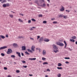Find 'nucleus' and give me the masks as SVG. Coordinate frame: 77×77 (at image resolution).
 <instances>
[{
  "mask_svg": "<svg viewBox=\"0 0 77 77\" xmlns=\"http://www.w3.org/2000/svg\"><path fill=\"white\" fill-rule=\"evenodd\" d=\"M12 53V50L11 49H8V51L7 52V54H11V53Z\"/></svg>",
  "mask_w": 77,
  "mask_h": 77,
  "instance_id": "1",
  "label": "nucleus"
},
{
  "mask_svg": "<svg viewBox=\"0 0 77 77\" xmlns=\"http://www.w3.org/2000/svg\"><path fill=\"white\" fill-rule=\"evenodd\" d=\"M57 45H60V46H61L62 47L64 45V44L63 43H61L60 42H58L57 43Z\"/></svg>",
  "mask_w": 77,
  "mask_h": 77,
  "instance_id": "2",
  "label": "nucleus"
},
{
  "mask_svg": "<svg viewBox=\"0 0 77 77\" xmlns=\"http://www.w3.org/2000/svg\"><path fill=\"white\" fill-rule=\"evenodd\" d=\"M58 50H59V49H58V48L57 47V48L54 49V51L55 53H57V51H58Z\"/></svg>",
  "mask_w": 77,
  "mask_h": 77,
  "instance_id": "3",
  "label": "nucleus"
},
{
  "mask_svg": "<svg viewBox=\"0 0 77 77\" xmlns=\"http://www.w3.org/2000/svg\"><path fill=\"white\" fill-rule=\"evenodd\" d=\"M43 40L44 41H45V42H49V41H50V40H49V39H48L46 38H44Z\"/></svg>",
  "mask_w": 77,
  "mask_h": 77,
  "instance_id": "4",
  "label": "nucleus"
},
{
  "mask_svg": "<svg viewBox=\"0 0 77 77\" xmlns=\"http://www.w3.org/2000/svg\"><path fill=\"white\" fill-rule=\"evenodd\" d=\"M43 39V38L42 37L40 38L39 39V42H41L43 41H44Z\"/></svg>",
  "mask_w": 77,
  "mask_h": 77,
  "instance_id": "5",
  "label": "nucleus"
},
{
  "mask_svg": "<svg viewBox=\"0 0 77 77\" xmlns=\"http://www.w3.org/2000/svg\"><path fill=\"white\" fill-rule=\"evenodd\" d=\"M64 10H65V8H64V7H63V6H62V8L60 9V11L61 12H62L63 11H64Z\"/></svg>",
  "mask_w": 77,
  "mask_h": 77,
  "instance_id": "6",
  "label": "nucleus"
},
{
  "mask_svg": "<svg viewBox=\"0 0 77 77\" xmlns=\"http://www.w3.org/2000/svg\"><path fill=\"white\" fill-rule=\"evenodd\" d=\"M7 48V47L4 46V47L0 48V50H2L3 49H5V48Z\"/></svg>",
  "mask_w": 77,
  "mask_h": 77,
  "instance_id": "7",
  "label": "nucleus"
},
{
  "mask_svg": "<svg viewBox=\"0 0 77 77\" xmlns=\"http://www.w3.org/2000/svg\"><path fill=\"white\" fill-rule=\"evenodd\" d=\"M31 50L33 51H35V46H32L31 47Z\"/></svg>",
  "mask_w": 77,
  "mask_h": 77,
  "instance_id": "8",
  "label": "nucleus"
},
{
  "mask_svg": "<svg viewBox=\"0 0 77 77\" xmlns=\"http://www.w3.org/2000/svg\"><path fill=\"white\" fill-rule=\"evenodd\" d=\"M16 54H18V56H19L20 57H21V54L20 53L18 52H17Z\"/></svg>",
  "mask_w": 77,
  "mask_h": 77,
  "instance_id": "9",
  "label": "nucleus"
},
{
  "mask_svg": "<svg viewBox=\"0 0 77 77\" xmlns=\"http://www.w3.org/2000/svg\"><path fill=\"white\" fill-rule=\"evenodd\" d=\"M22 50H26V47L25 46H22Z\"/></svg>",
  "mask_w": 77,
  "mask_h": 77,
  "instance_id": "10",
  "label": "nucleus"
},
{
  "mask_svg": "<svg viewBox=\"0 0 77 77\" xmlns=\"http://www.w3.org/2000/svg\"><path fill=\"white\" fill-rule=\"evenodd\" d=\"M64 44L65 45V46L64 47V48H66V45H67V44H66V42L65 41H64Z\"/></svg>",
  "mask_w": 77,
  "mask_h": 77,
  "instance_id": "11",
  "label": "nucleus"
},
{
  "mask_svg": "<svg viewBox=\"0 0 77 77\" xmlns=\"http://www.w3.org/2000/svg\"><path fill=\"white\" fill-rule=\"evenodd\" d=\"M46 54V52H45V50H43V55H45Z\"/></svg>",
  "mask_w": 77,
  "mask_h": 77,
  "instance_id": "12",
  "label": "nucleus"
},
{
  "mask_svg": "<svg viewBox=\"0 0 77 77\" xmlns=\"http://www.w3.org/2000/svg\"><path fill=\"white\" fill-rule=\"evenodd\" d=\"M13 45L14 47H18V45L17 44L14 43Z\"/></svg>",
  "mask_w": 77,
  "mask_h": 77,
  "instance_id": "13",
  "label": "nucleus"
},
{
  "mask_svg": "<svg viewBox=\"0 0 77 77\" xmlns=\"http://www.w3.org/2000/svg\"><path fill=\"white\" fill-rule=\"evenodd\" d=\"M52 47H53V48H54H54H57V47H56V45H52Z\"/></svg>",
  "mask_w": 77,
  "mask_h": 77,
  "instance_id": "14",
  "label": "nucleus"
},
{
  "mask_svg": "<svg viewBox=\"0 0 77 77\" xmlns=\"http://www.w3.org/2000/svg\"><path fill=\"white\" fill-rule=\"evenodd\" d=\"M18 20L20 22H21V23H23V20H22L20 19H19Z\"/></svg>",
  "mask_w": 77,
  "mask_h": 77,
  "instance_id": "15",
  "label": "nucleus"
},
{
  "mask_svg": "<svg viewBox=\"0 0 77 77\" xmlns=\"http://www.w3.org/2000/svg\"><path fill=\"white\" fill-rule=\"evenodd\" d=\"M9 17H10V18H13V17H14V15L12 14H10Z\"/></svg>",
  "mask_w": 77,
  "mask_h": 77,
  "instance_id": "16",
  "label": "nucleus"
},
{
  "mask_svg": "<svg viewBox=\"0 0 77 77\" xmlns=\"http://www.w3.org/2000/svg\"><path fill=\"white\" fill-rule=\"evenodd\" d=\"M35 27H32V28H30V30H33V29H35Z\"/></svg>",
  "mask_w": 77,
  "mask_h": 77,
  "instance_id": "17",
  "label": "nucleus"
},
{
  "mask_svg": "<svg viewBox=\"0 0 77 77\" xmlns=\"http://www.w3.org/2000/svg\"><path fill=\"white\" fill-rule=\"evenodd\" d=\"M27 51H29V52H30L31 53H32V51L30 49H27Z\"/></svg>",
  "mask_w": 77,
  "mask_h": 77,
  "instance_id": "18",
  "label": "nucleus"
},
{
  "mask_svg": "<svg viewBox=\"0 0 77 77\" xmlns=\"http://www.w3.org/2000/svg\"><path fill=\"white\" fill-rule=\"evenodd\" d=\"M3 7L4 8H6V4H4L2 5Z\"/></svg>",
  "mask_w": 77,
  "mask_h": 77,
  "instance_id": "19",
  "label": "nucleus"
},
{
  "mask_svg": "<svg viewBox=\"0 0 77 77\" xmlns=\"http://www.w3.org/2000/svg\"><path fill=\"white\" fill-rule=\"evenodd\" d=\"M46 6V5H45V4H43V5H41L42 7H45V6Z\"/></svg>",
  "mask_w": 77,
  "mask_h": 77,
  "instance_id": "20",
  "label": "nucleus"
},
{
  "mask_svg": "<svg viewBox=\"0 0 77 77\" xmlns=\"http://www.w3.org/2000/svg\"><path fill=\"white\" fill-rule=\"evenodd\" d=\"M1 37L2 39H5V37L3 36V35H1Z\"/></svg>",
  "mask_w": 77,
  "mask_h": 77,
  "instance_id": "21",
  "label": "nucleus"
},
{
  "mask_svg": "<svg viewBox=\"0 0 77 77\" xmlns=\"http://www.w3.org/2000/svg\"><path fill=\"white\" fill-rule=\"evenodd\" d=\"M63 18L64 19H66L67 18V16H63Z\"/></svg>",
  "mask_w": 77,
  "mask_h": 77,
  "instance_id": "22",
  "label": "nucleus"
},
{
  "mask_svg": "<svg viewBox=\"0 0 77 77\" xmlns=\"http://www.w3.org/2000/svg\"><path fill=\"white\" fill-rule=\"evenodd\" d=\"M72 39H74L76 38V37H75V36H73L72 37Z\"/></svg>",
  "mask_w": 77,
  "mask_h": 77,
  "instance_id": "23",
  "label": "nucleus"
},
{
  "mask_svg": "<svg viewBox=\"0 0 77 77\" xmlns=\"http://www.w3.org/2000/svg\"><path fill=\"white\" fill-rule=\"evenodd\" d=\"M59 17L61 18H62V17H63V15L62 14H60Z\"/></svg>",
  "mask_w": 77,
  "mask_h": 77,
  "instance_id": "24",
  "label": "nucleus"
},
{
  "mask_svg": "<svg viewBox=\"0 0 77 77\" xmlns=\"http://www.w3.org/2000/svg\"><path fill=\"white\" fill-rule=\"evenodd\" d=\"M6 2V0H3L2 1V3H5Z\"/></svg>",
  "mask_w": 77,
  "mask_h": 77,
  "instance_id": "25",
  "label": "nucleus"
},
{
  "mask_svg": "<svg viewBox=\"0 0 77 77\" xmlns=\"http://www.w3.org/2000/svg\"><path fill=\"white\" fill-rule=\"evenodd\" d=\"M58 66H62V64L60 63H58Z\"/></svg>",
  "mask_w": 77,
  "mask_h": 77,
  "instance_id": "26",
  "label": "nucleus"
},
{
  "mask_svg": "<svg viewBox=\"0 0 77 77\" xmlns=\"http://www.w3.org/2000/svg\"><path fill=\"white\" fill-rule=\"evenodd\" d=\"M46 59V58H45L43 57L42 58V60H45Z\"/></svg>",
  "mask_w": 77,
  "mask_h": 77,
  "instance_id": "27",
  "label": "nucleus"
},
{
  "mask_svg": "<svg viewBox=\"0 0 77 77\" xmlns=\"http://www.w3.org/2000/svg\"><path fill=\"white\" fill-rule=\"evenodd\" d=\"M31 20L32 21H34V22H35V21H36V20H35L34 19H31Z\"/></svg>",
  "mask_w": 77,
  "mask_h": 77,
  "instance_id": "28",
  "label": "nucleus"
},
{
  "mask_svg": "<svg viewBox=\"0 0 77 77\" xmlns=\"http://www.w3.org/2000/svg\"><path fill=\"white\" fill-rule=\"evenodd\" d=\"M70 41H71V42H75V40H74L70 39Z\"/></svg>",
  "mask_w": 77,
  "mask_h": 77,
  "instance_id": "29",
  "label": "nucleus"
},
{
  "mask_svg": "<svg viewBox=\"0 0 77 77\" xmlns=\"http://www.w3.org/2000/svg\"><path fill=\"white\" fill-rule=\"evenodd\" d=\"M38 17H42L43 16H42V15L40 14H39V15H38Z\"/></svg>",
  "mask_w": 77,
  "mask_h": 77,
  "instance_id": "30",
  "label": "nucleus"
},
{
  "mask_svg": "<svg viewBox=\"0 0 77 77\" xmlns=\"http://www.w3.org/2000/svg\"><path fill=\"white\" fill-rule=\"evenodd\" d=\"M43 23H44V24H47V21H43Z\"/></svg>",
  "mask_w": 77,
  "mask_h": 77,
  "instance_id": "31",
  "label": "nucleus"
},
{
  "mask_svg": "<svg viewBox=\"0 0 77 77\" xmlns=\"http://www.w3.org/2000/svg\"><path fill=\"white\" fill-rule=\"evenodd\" d=\"M46 64H48V63L47 62H44L43 63V65H45Z\"/></svg>",
  "mask_w": 77,
  "mask_h": 77,
  "instance_id": "32",
  "label": "nucleus"
},
{
  "mask_svg": "<svg viewBox=\"0 0 77 77\" xmlns=\"http://www.w3.org/2000/svg\"><path fill=\"white\" fill-rule=\"evenodd\" d=\"M11 57H14V58L15 57V56L14 55H12L11 56Z\"/></svg>",
  "mask_w": 77,
  "mask_h": 77,
  "instance_id": "33",
  "label": "nucleus"
},
{
  "mask_svg": "<svg viewBox=\"0 0 77 77\" xmlns=\"http://www.w3.org/2000/svg\"><path fill=\"white\" fill-rule=\"evenodd\" d=\"M57 69H62V68L61 67H57Z\"/></svg>",
  "mask_w": 77,
  "mask_h": 77,
  "instance_id": "34",
  "label": "nucleus"
},
{
  "mask_svg": "<svg viewBox=\"0 0 77 77\" xmlns=\"http://www.w3.org/2000/svg\"><path fill=\"white\" fill-rule=\"evenodd\" d=\"M16 72H17V73H19V72H20V71L19 70H16Z\"/></svg>",
  "mask_w": 77,
  "mask_h": 77,
  "instance_id": "35",
  "label": "nucleus"
},
{
  "mask_svg": "<svg viewBox=\"0 0 77 77\" xmlns=\"http://www.w3.org/2000/svg\"><path fill=\"white\" fill-rule=\"evenodd\" d=\"M19 15H21V16H24V14L22 13H19Z\"/></svg>",
  "mask_w": 77,
  "mask_h": 77,
  "instance_id": "36",
  "label": "nucleus"
},
{
  "mask_svg": "<svg viewBox=\"0 0 77 77\" xmlns=\"http://www.w3.org/2000/svg\"><path fill=\"white\" fill-rule=\"evenodd\" d=\"M61 76V74H60L59 73L58 75V77H60Z\"/></svg>",
  "mask_w": 77,
  "mask_h": 77,
  "instance_id": "37",
  "label": "nucleus"
},
{
  "mask_svg": "<svg viewBox=\"0 0 77 77\" xmlns=\"http://www.w3.org/2000/svg\"><path fill=\"white\" fill-rule=\"evenodd\" d=\"M64 59H69L70 58H69V57H66L64 58Z\"/></svg>",
  "mask_w": 77,
  "mask_h": 77,
  "instance_id": "38",
  "label": "nucleus"
},
{
  "mask_svg": "<svg viewBox=\"0 0 77 77\" xmlns=\"http://www.w3.org/2000/svg\"><path fill=\"white\" fill-rule=\"evenodd\" d=\"M1 55H2V56H5V54L3 53L1 54Z\"/></svg>",
  "mask_w": 77,
  "mask_h": 77,
  "instance_id": "39",
  "label": "nucleus"
},
{
  "mask_svg": "<svg viewBox=\"0 0 77 77\" xmlns=\"http://www.w3.org/2000/svg\"><path fill=\"white\" fill-rule=\"evenodd\" d=\"M6 6H9V3H7L6 4Z\"/></svg>",
  "mask_w": 77,
  "mask_h": 77,
  "instance_id": "40",
  "label": "nucleus"
},
{
  "mask_svg": "<svg viewBox=\"0 0 77 77\" xmlns=\"http://www.w3.org/2000/svg\"><path fill=\"white\" fill-rule=\"evenodd\" d=\"M28 23H31V20H28Z\"/></svg>",
  "mask_w": 77,
  "mask_h": 77,
  "instance_id": "41",
  "label": "nucleus"
},
{
  "mask_svg": "<svg viewBox=\"0 0 77 77\" xmlns=\"http://www.w3.org/2000/svg\"><path fill=\"white\" fill-rule=\"evenodd\" d=\"M57 21H54L53 22V24H57Z\"/></svg>",
  "mask_w": 77,
  "mask_h": 77,
  "instance_id": "42",
  "label": "nucleus"
},
{
  "mask_svg": "<svg viewBox=\"0 0 77 77\" xmlns=\"http://www.w3.org/2000/svg\"><path fill=\"white\" fill-rule=\"evenodd\" d=\"M27 67V66H23V68H26Z\"/></svg>",
  "mask_w": 77,
  "mask_h": 77,
  "instance_id": "43",
  "label": "nucleus"
},
{
  "mask_svg": "<svg viewBox=\"0 0 77 77\" xmlns=\"http://www.w3.org/2000/svg\"><path fill=\"white\" fill-rule=\"evenodd\" d=\"M4 69H5V70H7V69H8V68H7V67H4Z\"/></svg>",
  "mask_w": 77,
  "mask_h": 77,
  "instance_id": "44",
  "label": "nucleus"
},
{
  "mask_svg": "<svg viewBox=\"0 0 77 77\" xmlns=\"http://www.w3.org/2000/svg\"><path fill=\"white\" fill-rule=\"evenodd\" d=\"M39 38H40V36H37V39H39Z\"/></svg>",
  "mask_w": 77,
  "mask_h": 77,
  "instance_id": "45",
  "label": "nucleus"
},
{
  "mask_svg": "<svg viewBox=\"0 0 77 77\" xmlns=\"http://www.w3.org/2000/svg\"><path fill=\"white\" fill-rule=\"evenodd\" d=\"M25 53H26V54H30L27 51H26L25 52Z\"/></svg>",
  "mask_w": 77,
  "mask_h": 77,
  "instance_id": "46",
  "label": "nucleus"
},
{
  "mask_svg": "<svg viewBox=\"0 0 77 77\" xmlns=\"http://www.w3.org/2000/svg\"><path fill=\"white\" fill-rule=\"evenodd\" d=\"M55 20V18H53L51 19V20L53 21Z\"/></svg>",
  "mask_w": 77,
  "mask_h": 77,
  "instance_id": "47",
  "label": "nucleus"
},
{
  "mask_svg": "<svg viewBox=\"0 0 77 77\" xmlns=\"http://www.w3.org/2000/svg\"><path fill=\"white\" fill-rule=\"evenodd\" d=\"M22 38H23V36H19V38H20V39Z\"/></svg>",
  "mask_w": 77,
  "mask_h": 77,
  "instance_id": "48",
  "label": "nucleus"
},
{
  "mask_svg": "<svg viewBox=\"0 0 77 77\" xmlns=\"http://www.w3.org/2000/svg\"><path fill=\"white\" fill-rule=\"evenodd\" d=\"M38 50H39V52H41V50L40 48H38Z\"/></svg>",
  "mask_w": 77,
  "mask_h": 77,
  "instance_id": "49",
  "label": "nucleus"
},
{
  "mask_svg": "<svg viewBox=\"0 0 77 77\" xmlns=\"http://www.w3.org/2000/svg\"><path fill=\"white\" fill-rule=\"evenodd\" d=\"M36 58H33L32 60H36Z\"/></svg>",
  "mask_w": 77,
  "mask_h": 77,
  "instance_id": "50",
  "label": "nucleus"
},
{
  "mask_svg": "<svg viewBox=\"0 0 77 77\" xmlns=\"http://www.w3.org/2000/svg\"><path fill=\"white\" fill-rule=\"evenodd\" d=\"M22 62V63H26V61H23Z\"/></svg>",
  "mask_w": 77,
  "mask_h": 77,
  "instance_id": "51",
  "label": "nucleus"
},
{
  "mask_svg": "<svg viewBox=\"0 0 77 77\" xmlns=\"http://www.w3.org/2000/svg\"><path fill=\"white\" fill-rule=\"evenodd\" d=\"M21 53L22 56H24V54H23V53L22 52H21Z\"/></svg>",
  "mask_w": 77,
  "mask_h": 77,
  "instance_id": "52",
  "label": "nucleus"
},
{
  "mask_svg": "<svg viewBox=\"0 0 77 77\" xmlns=\"http://www.w3.org/2000/svg\"><path fill=\"white\" fill-rule=\"evenodd\" d=\"M47 71H50V70L49 69H47Z\"/></svg>",
  "mask_w": 77,
  "mask_h": 77,
  "instance_id": "53",
  "label": "nucleus"
},
{
  "mask_svg": "<svg viewBox=\"0 0 77 77\" xmlns=\"http://www.w3.org/2000/svg\"><path fill=\"white\" fill-rule=\"evenodd\" d=\"M29 60H33V58H29Z\"/></svg>",
  "mask_w": 77,
  "mask_h": 77,
  "instance_id": "54",
  "label": "nucleus"
},
{
  "mask_svg": "<svg viewBox=\"0 0 77 77\" xmlns=\"http://www.w3.org/2000/svg\"><path fill=\"white\" fill-rule=\"evenodd\" d=\"M66 63H69V62H68V61H66Z\"/></svg>",
  "mask_w": 77,
  "mask_h": 77,
  "instance_id": "55",
  "label": "nucleus"
},
{
  "mask_svg": "<svg viewBox=\"0 0 77 77\" xmlns=\"http://www.w3.org/2000/svg\"><path fill=\"white\" fill-rule=\"evenodd\" d=\"M29 76H33V75H30V74H29Z\"/></svg>",
  "mask_w": 77,
  "mask_h": 77,
  "instance_id": "56",
  "label": "nucleus"
},
{
  "mask_svg": "<svg viewBox=\"0 0 77 77\" xmlns=\"http://www.w3.org/2000/svg\"><path fill=\"white\" fill-rule=\"evenodd\" d=\"M47 6H48V7H49V6H50L49 5V4H47Z\"/></svg>",
  "mask_w": 77,
  "mask_h": 77,
  "instance_id": "57",
  "label": "nucleus"
},
{
  "mask_svg": "<svg viewBox=\"0 0 77 77\" xmlns=\"http://www.w3.org/2000/svg\"><path fill=\"white\" fill-rule=\"evenodd\" d=\"M11 12H12L13 13V14H15V12H14V11H11Z\"/></svg>",
  "mask_w": 77,
  "mask_h": 77,
  "instance_id": "58",
  "label": "nucleus"
},
{
  "mask_svg": "<svg viewBox=\"0 0 77 77\" xmlns=\"http://www.w3.org/2000/svg\"><path fill=\"white\" fill-rule=\"evenodd\" d=\"M30 39H32V40H34V39L33 38H31Z\"/></svg>",
  "mask_w": 77,
  "mask_h": 77,
  "instance_id": "59",
  "label": "nucleus"
},
{
  "mask_svg": "<svg viewBox=\"0 0 77 77\" xmlns=\"http://www.w3.org/2000/svg\"><path fill=\"white\" fill-rule=\"evenodd\" d=\"M2 40V38H1V35H0V41Z\"/></svg>",
  "mask_w": 77,
  "mask_h": 77,
  "instance_id": "60",
  "label": "nucleus"
},
{
  "mask_svg": "<svg viewBox=\"0 0 77 77\" xmlns=\"http://www.w3.org/2000/svg\"><path fill=\"white\" fill-rule=\"evenodd\" d=\"M8 77H11V76L10 75H8Z\"/></svg>",
  "mask_w": 77,
  "mask_h": 77,
  "instance_id": "61",
  "label": "nucleus"
},
{
  "mask_svg": "<svg viewBox=\"0 0 77 77\" xmlns=\"http://www.w3.org/2000/svg\"><path fill=\"white\" fill-rule=\"evenodd\" d=\"M48 2L49 3H50V0H48Z\"/></svg>",
  "mask_w": 77,
  "mask_h": 77,
  "instance_id": "62",
  "label": "nucleus"
},
{
  "mask_svg": "<svg viewBox=\"0 0 77 77\" xmlns=\"http://www.w3.org/2000/svg\"><path fill=\"white\" fill-rule=\"evenodd\" d=\"M69 50L70 51H72V49H69Z\"/></svg>",
  "mask_w": 77,
  "mask_h": 77,
  "instance_id": "63",
  "label": "nucleus"
},
{
  "mask_svg": "<svg viewBox=\"0 0 77 77\" xmlns=\"http://www.w3.org/2000/svg\"><path fill=\"white\" fill-rule=\"evenodd\" d=\"M6 38H8V35H6Z\"/></svg>",
  "mask_w": 77,
  "mask_h": 77,
  "instance_id": "64",
  "label": "nucleus"
}]
</instances>
